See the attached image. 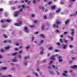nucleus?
I'll use <instances>...</instances> for the list:
<instances>
[{"label": "nucleus", "instance_id": "f257e3e1", "mask_svg": "<svg viewBox=\"0 0 77 77\" xmlns=\"http://www.w3.org/2000/svg\"><path fill=\"white\" fill-rule=\"evenodd\" d=\"M61 24V22L59 20H57L56 22V23L53 24V27L55 28H59V26L57 24Z\"/></svg>", "mask_w": 77, "mask_h": 77}, {"label": "nucleus", "instance_id": "f03ea898", "mask_svg": "<svg viewBox=\"0 0 77 77\" xmlns=\"http://www.w3.org/2000/svg\"><path fill=\"white\" fill-rule=\"evenodd\" d=\"M23 9L22 8L19 11L15 12L14 13V16L16 17H18L20 15V12H23Z\"/></svg>", "mask_w": 77, "mask_h": 77}, {"label": "nucleus", "instance_id": "7ed1b4c3", "mask_svg": "<svg viewBox=\"0 0 77 77\" xmlns=\"http://www.w3.org/2000/svg\"><path fill=\"white\" fill-rule=\"evenodd\" d=\"M23 24V21H20L18 23H16L15 24V25L16 26H20L21 25Z\"/></svg>", "mask_w": 77, "mask_h": 77}, {"label": "nucleus", "instance_id": "20e7f679", "mask_svg": "<svg viewBox=\"0 0 77 77\" xmlns=\"http://www.w3.org/2000/svg\"><path fill=\"white\" fill-rule=\"evenodd\" d=\"M59 57V62H63V59H61L62 58V57L61 56H60L58 57Z\"/></svg>", "mask_w": 77, "mask_h": 77}, {"label": "nucleus", "instance_id": "39448f33", "mask_svg": "<svg viewBox=\"0 0 77 77\" xmlns=\"http://www.w3.org/2000/svg\"><path fill=\"white\" fill-rule=\"evenodd\" d=\"M67 46V44L65 45L64 44H63V45L62 46V47L63 48V49H64V50H65V48H66Z\"/></svg>", "mask_w": 77, "mask_h": 77}, {"label": "nucleus", "instance_id": "423d86ee", "mask_svg": "<svg viewBox=\"0 0 77 77\" xmlns=\"http://www.w3.org/2000/svg\"><path fill=\"white\" fill-rule=\"evenodd\" d=\"M64 73H63V75L64 76H66V77H69V76L66 75V74H67V72H68L67 71H65L64 72Z\"/></svg>", "mask_w": 77, "mask_h": 77}, {"label": "nucleus", "instance_id": "0eeeda50", "mask_svg": "<svg viewBox=\"0 0 77 77\" xmlns=\"http://www.w3.org/2000/svg\"><path fill=\"white\" fill-rule=\"evenodd\" d=\"M74 31H75V30L74 29H72L71 31V35H74Z\"/></svg>", "mask_w": 77, "mask_h": 77}, {"label": "nucleus", "instance_id": "6e6552de", "mask_svg": "<svg viewBox=\"0 0 77 77\" xmlns=\"http://www.w3.org/2000/svg\"><path fill=\"white\" fill-rule=\"evenodd\" d=\"M69 20L68 19V20H66L65 22V24L66 25H67L68 24H69Z\"/></svg>", "mask_w": 77, "mask_h": 77}, {"label": "nucleus", "instance_id": "1a4fd4ad", "mask_svg": "<svg viewBox=\"0 0 77 77\" xmlns=\"http://www.w3.org/2000/svg\"><path fill=\"white\" fill-rule=\"evenodd\" d=\"M77 15V11H76L75 13L70 14V17H74V16H76Z\"/></svg>", "mask_w": 77, "mask_h": 77}, {"label": "nucleus", "instance_id": "9d476101", "mask_svg": "<svg viewBox=\"0 0 77 77\" xmlns=\"http://www.w3.org/2000/svg\"><path fill=\"white\" fill-rule=\"evenodd\" d=\"M4 42L5 43H7L8 42L9 43H12V41H11L10 40H7L5 41Z\"/></svg>", "mask_w": 77, "mask_h": 77}, {"label": "nucleus", "instance_id": "9b49d317", "mask_svg": "<svg viewBox=\"0 0 77 77\" xmlns=\"http://www.w3.org/2000/svg\"><path fill=\"white\" fill-rule=\"evenodd\" d=\"M58 55L57 54H56L55 55L52 56L51 58V59H52V60H55L54 57H55V56H58Z\"/></svg>", "mask_w": 77, "mask_h": 77}, {"label": "nucleus", "instance_id": "f8f14e48", "mask_svg": "<svg viewBox=\"0 0 77 77\" xmlns=\"http://www.w3.org/2000/svg\"><path fill=\"white\" fill-rule=\"evenodd\" d=\"M24 31H25L26 32H27V33H28V32H29V31H28V28H27V27H25Z\"/></svg>", "mask_w": 77, "mask_h": 77}, {"label": "nucleus", "instance_id": "ddd939ff", "mask_svg": "<svg viewBox=\"0 0 77 77\" xmlns=\"http://www.w3.org/2000/svg\"><path fill=\"white\" fill-rule=\"evenodd\" d=\"M40 37L42 38H45V35L43 34H41L40 35Z\"/></svg>", "mask_w": 77, "mask_h": 77}, {"label": "nucleus", "instance_id": "4468645a", "mask_svg": "<svg viewBox=\"0 0 77 77\" xmlns=\"http://www.w3.org/2000/svg\"><path fill=\"white\" fill-rule=\"evenodd\" d=\"M52 66L54 69H56V70H57V69H58V67H57V66L55 67L54 65H52Z\"/></svg>", "mask_w": 77, "mask_h": 77}, {"label": "nucleus", "instance_id": "2eb2a0df", "mask_svg": "<svg viewBox=\"0 0 77 77\" xmlns=\"http://www.w3.org/2000/svg\"><path fill=\"white\" fill-rule=\"evenodd\" d=\"M30 46L29 45L27 46H26V50H29V48H30Z\"/></svg>", "mask_w": 77, "mask_h": 77}, {"label": "nucleus", "instance_id": "dca6fc26", "mask_svg": "<svg viewBox=\"0 0 77 77\" xmlns=\"http://www.w3.org/2000/svg\"><path fill=\"white\" fill-rule=\"evenodd\" d=\"M2 69V70H6V69H7V67H2L1 68Z\"/></svg>", "mask_w": 77, "mask_h": 77}, {"label": "nucleus", "instance_id": "f3484780", "mask_svg": "<svg viewBox=\"0 0 77 77\" xmlns=\"http://www.w3.org/2000/svg\"><path fill=\"white\" fill-rule=\"evenodd\" d=\"M17 53H18L16 52L15 53L11 54V56H16V55H17Z\"/></svg>", "mask_w": 77, "mask_h": 77}, {"label": "nucleus", "instance_id": "a211bd4d", "mask_svg": "<svg viewBox=\"0 0 77 77\" xmlns=\"http://www.w3.org/2000/svg\"><path fill=\"white\" fill-rule=\"evenodd\" d=\"M13 62H18V60L17 58H15L14 59H13Z\"/></svg>", "mask_w": 77, "mask_h": 77}, {"label": "nucleus", "instance_id": "6ab92c4d", "mask_svg": "<svg viewBox=\"0 0 77 77\" xmlns=\"http://www.w3.org/2000/svg\"><path fill=\"white\" fill-rule=\"evenodd\" d=\"M45 28L44 27V26L43 25L41 27V29L42 31H44Z\"/></svg>", "mask_w": 77, "mask_h": 77}, {"label": "nucleus", "instance_id": "aec40b11", "mask_svg": "<svg viewBox=\"0 0 77 77\" xmlns=\"http://www.w3.org/2000/svg\"><path fill=\"white\" fill-rule=\"evenodd\" d=\"M10 47L8 46L5 48V49L7 50H10Z\"/></svg>", "mask_w": 77, "mask_h": 77}, {"label": "nucleus", "instance_id": "412c9836", "mask_svg": "<svg viewBox=\"0 0 77 77\" xmlns=\"http://www.w3.org/2000/svg\"><path fill=\"white\" fill-rule=\"evenodd\" d=\"M56 6L55 5H53L51 7V8L52 9H54L56 8Z\"/></svg>", "mask_w": 77, "mask_h": 77}, {"label": "nucleus", "instance_id": "4be33fe9", "mask_svg": "<svg viewBox=\"0 0 77 77\" xmlns=\"http://www.w3.org/2000/svg\"><path fill=\"white\" fill-rule=\"evenodd\" d=\"M25 2H26V3H31V1H29V0H24Z\"/></svg>", "mask_w": 77, "mask_h": 77}, {"label": "nucleus", "instance_id": "5701e85b", "mask_svg": "<svg viewBox=\"0 0 77 77\" xmlns=\"http://www.w3.org/2000/svg\"><path fill=\"white\" fill-rule=\"evenodd\" d=\"M31 17L32 18H35L36 17V14H32L31 15Z\"/></svg>", "mask_w": 77, "mask_h": 77}, {"label": "nucleus", "instance_id": "b1692460", "mask_svg": "<svg viewBox=\"0 0 77 77\" xmlns=\"http://www.w3.org/2000/svg\"><path fill=\"white\" fill-rule=\"evenodd\" d=\"M71 68H77V66L76 65H75L73 66H71Z\"/></svg>", "mask_w": 77, "mask_h": 77}, {"label": "nucleus", "instance_id": "393cba45", "mask_svg": "<svg viewBox=\"0 0 77 77\" xmlns=\"http://www.w3.org/2000/svg\"><path fill=\"white\" fill-rule=\"evenodd\" d=\"M55 32L57 33H60V32L59 30H55Z\"/></svg>", "mask_w": 77, "mask_h": 77}, {"label": "nucleus", "instance_id": "a878e982", "mask_svg": "<svg viewBox=\"0 0 77 77\" xmlns=\"http://www.w3.org/2000/svg\"><path fill=\"white\" fill-rule=\"evenodd\" d=\"M56 45H58V46H60V45H61V44H60V43L59 42L57 43Z\"/></svg>", "mask_w": 77, "mask_h": 77}, {"label": "nucleus", "instance_id": "bb28decb", "mask_svg": "<svg viewBox=\"0 0 77 77\" xmlns=\"http://www.w3.org/2000/svg\"><path fill=\"white\" fill-rule=\"evenodd\" d=\"M50 73L51 74H52V75H54V72L52 71H50Z\"/></svg>", "mask_w": 77, "mask_h": 77}, {"label": "nucleus", "instance_id": "cd10ccee", "mask_svg": "<svg viewBox=\"0 0 77 77\" xmlns=\"http://www.w3.org/2000/svg\"><path fill=\"white\" fill-rule=\"evenodd\" d=\"M40 54H44V51H41Z\"/></svg>", "mask_w": 77, "mask_h": 77}, {"label": "nucleus", "instance_id": "c85d7f7f", "mask_svg": "<svg viewBox=\"0 0 77 77\" xmlns=\"http://www.w3.org/2000/svg\"><path fill=\"white\" fill-rule=\"evenodd\" d=\"M61 11V9H58V10H57L56 11V12L57 13H59V12H60V11Z\"/></svg>", "mask_w": 77, "mask_h": 77}, {"label": "nucleus", "instance_id": "c756f323", "mask_svg": "<svg viewBox=\"0 0 77 77\" xmlns=\"http://www.w3.org/2000/svg\"><path fill=\"white\" fill-rule=\"evenodd\" d=\"M41 50H42L41 51H44V47H41L40 48Z\"/></svg>", "mask_w": 77, "mask_h": 77}, {"label": "nucleus", "instance_id": "7c9ffc66", "mask_svg": "<svg viewBox=\"0 0 77 77\" xmlns=\"http://www.w3.org/2000/svg\"><path fill=\"white\" fill-rule=\"evenodd\" d=\"M49 49L50 50H53V48L52 47H50L49 48Z\"/></svg>", "mask_w": 77, "mask_h": 77}, {"label": "nucleus", "instance_id": "2f4dec72", "mask_svg": "<svg viewBox=\"0 0 77 77\" xmlns=\"http://www.w3.org/2000/svg\"><path fill=\"white\" fill-rule=\"evenodd\" d=\"M2 28H6L7 27V26L6 25H3L2 26Z\"/></svg>", "mask_w": 77, "mask_h": 77}, {"label": "nucleus", "instance_id": "473e14b6", "mask_svg": "<svg viewBox=\"0 0 77 77\" xmlns=\"http://www.w3.org/2000/svg\"><path fill=\"white\" fill-rule=\"evenodd\" d=\"M29 58H30V57L29 56H27L26 57H25V59H29Z\"/></svg>", "mask_w": 77, "mask_h": 77}, {"label": "nucleus", "instance_id": "72a5a7b5", "mask_svg": "<svg viewBox=\"0 0 77 77\" xmlns=\"http://www.w3.org/2000/svg\"><path fill=\"white\" fill-rule=\"evenodd\" d=\"M34 39H35V37L34 36L32 37V40H31L32 41H34Z\"/></svg>", "mask_w": 77, "mask_h": 77}, {"label": "nucleus", "instance_id": "f704fd0d", "mask_svg": "<svg viewBox=\"0 0 77 77\" xmlns=\"http://www.w3.org/2000/svg\"><path fill=\"white\" fill-rule=\"evenodd\" d=\"M53 63V61H52V60H50V62L49 63V65H51V63Z\"/></svg>", "mask_w": 77, "mask_h": 77}, {"label": "nucleus", "instance_id": "c9c22d12", "mask_svg": "<svg viewBox=\"0 0 77 77\" xmlns=\"http://www.w3.org/2000/svg\"><path fill=\"white\" fill-rule=\"evenodd\" d=\"M72 59L73 60H76V59H77V57H73L72 58Z\"/></svg>", "mask_w": 77, "mask_h": 77}, {"label": "nucleus", "instance_id": "e433bc0d", "mask_svg": "<svg viewBox=\"0 0 77 77\" xmlns=\"http://www.w3.org/2000/svg\"><path fill=\"white\" fill-rule=\"evenodd\" d=\"M42 43H44V40H42L40 42V44H42Z\"/></svg>", "mask_w": 77, "mask_h": 77}, {"label": "nucleus", "instance_id": "4c0bfd02", "mask_svg": "<svg viewBox=\"0 0 77 77\" xmlns=\"http://www.w3.org/2000/svg\"><path fill=\"white\" fill-rule=\"evenodd\" d=\"M41 8L42 9V10H43V11H45V8H44V7H41Z\"/></svg>", "mask_w": 77, "mask_h": 77}, {"label": "nucleus", "instance_id": "58836bf2", "mask_svg": "<svg viewBox=\"0 0 77 77\" xmlns=\"http://www.w3.org/2000/svg\"><path fill=\"white\" fill-rule=\"evenodd\" d=\"M36 77L38 76L39 75H38V74L36 73H34Z\"/></svg>", "mask_w": 77, "mask_h": 77}, {"label": "nucleus", "instance_id": "ea45409f", "mask_svg": "<svg viewBox=\"0 0 77 77\" xmlns=\"http://www.w3.org/2000/svg\"><path fill=\"white\" fill-rule=\"evenodd\" d=\"M57 75H60V72H59L58 71H57Z\"/></svg>", "mask_w": 77, "mask_h": 77}, {"label": "nucleus", "instance_id": "a19ab883", "mask_svg": "<svg viewBox=\"0 0 77 77\" xmlns=\"http://www.w3.org/2000/svg\"><path fill=\"white\" fill-rule=\"evenodd\" d=\"M33 3L34 4H36V0H34L33 1Z\"/></svg>", "mask_w": 77, "mask_h": 77}, {"label": "nucleus", "instance_id": "79ce46f5", "mask_svg": "<svg viewBox=\"0 0 77 77\" xmlns=\"http://www.w3.org/2000/svg\"><path fill=\"white\" fill-rule=\"evenodd\" d=\"M64 34V35H68V32H65Z\"/></svg>", "mask_w": 77, "mask_h": 77}, {"label": "nucleus", "instance_id": "37998d69", "mask_svg": "<svg viewBox=\"0 0 77 77\" xmlns=\"http://www.w3.org/2000/svg\"><path fill=\"white\" fill-rule=\"evenodd\" d=\"M4 36L5 38H8V36L6 35H4Z\"/></svg>", "mask_w": 77, "mask_h": 77}, {"label": "nucleus", "instance_id": "c03bdc74", "mask_svg": "<svg viewBox=\"0 0 77 77\" xmlns=\"http://www.w3.org/2000/svg\"><path fill=\"white\" fill-rule=\"evenodd\" d=\"M16 45H17V46H18L20 45V44H19V43H17L16 44Z\"/></svg>", "mask_w": 77, "mask_h": 77}, {"label": "nucleus", "instance_id": "a18cd8bd", "mask_svg": "<svg viewBox=\"0 0 77 77\" xmlns=\"http://www.w3.org/2000/svg\"><path fill=\"white\" fill-rule=\"evenodd\" d=\"M35 35H38V34H39V32H36L35 33Z\"/></svg>", "mask_w": 77, "mask_h": 77}, {"label": "nucleus", "instance_id": "49530a36", "mask_svg": "<svg viewBox=\"0 0 77 77\" xmlns=\"http://www.w3.org/2000/svg\"><path fill=\"white\" fill-rule=\"evenodd\" d=\"M69 47L70 48H72V47H73V46L72 45H70Z\"/></svg>", "mask_w": 77, "mask_h": 77}, {"label": "nucleus", "instance_id": "de8ad7c7", "mask_svg": "<svg viewBox=\"0 0 77 77\" xmlns=\"http://www.w3.org/2000/svg\"><path fill=\"white\" fill-rule=\"evenodd\" d=\"M6 21H7V22L9 23L10 22V21H11V20L8 19V20H7Z\"/></svg>", "mask_w": 77, "mask_h": 77}, {"label": "nucleus", "instance_id": "09e8293b", "mask_svg": "<svg viewBox=\"0 0 77 77\" xmlns=\"http://www.w3.org/2000/svg\"><path fill=\"white\" fill-rule=\"evenodd\" d=\"M20 58V59H22V57L21 56V55H19L18 56Z\"/></svg>", "mask_w": 77, "mask_h": 77}, {"label": "nucleus", "instance_id": "8fccbe9b", "mask_svg": "<svg viewBox=\"0 0 77 77\" xmlns=\"http://www.w3.org/2000/svg\"><path fill=\"white\" fill-rule=\"evenodd\" d=\"M24 65L25 66H26V65H27V63L26 62H25V63H24Z\"/></svg>", "mask_w": 77, "mask_h": 77}, {"label": "nucleus", "instance_id": "3c124183", "mask_svg": "<svg viewBox=\"0 0 77 77\" xmlns=\"http://www.w3.org/2000/svg\"><path fill=\"white\" fill-rule=\"evenodd\" d=\"M30 26L32 28H33V27H35V26L34 25H30Z\"/></svg>", "mask_w": 77, "mask_h": 77}, {"label": "nucleus", "instance_id": "603ef678", "mask_svg": "<svg viewBox=\"0 0 77 77\" xmlns=\"http://www.w3.org/2000/svg\"><path fill=\"white\" fill-rule=\"evenodd\" d=\"M1 22L2 23H5V21L1 20Z\"/></svg>", "mask_w": 77, "mask_h": 77}, {"label": "nucleus", "instance_id": "864d4df0", "mask_svg": "<svg viewBox=\"0 0 77 77\" xmlns=\"http://www.w3.org/2000/svg\"><path fill=\"white\" fill-rule=\"evenodd\" d=\"M51 3H52V2H48V5H50L51 4Z\"/></svg>", "mask_w": 77, "mask_h": 77}, {"label": "nucleus", "instance_id": "5fc2aeb1", "mask_svg": "<svg viewBox=\"0 0 77 77\" xmlns=\"http://www.w3.org/2000/svg\"><path fill=\"white\" fill-rule=\"evenodd\" d=\"M44 19L45 20H46L47 18V16H44Z\"/></svg>", "mask_w": 77, "mask_h": 77}, {"label": "nucleus", "instance_id": "6e6d98bb", "mask_svg": "<svg viewBox=\"0 0 77 77\" xmlns=\"http://www.w3.org/2000/svg\"><path fill=\"white\" fill-rule=\"evenodd\" d=\"M4 11V10H3V8L0 9V11Z\"/></svg>", "mask_w": 77, "mask_h": 77}, {"label": "nucleus", "instance_id": "4d7b16f0", "mask_svg": "<svg viewBox=\"0 0 77 77\" xmlns=\"http://www.w3.org/2000/svg\"><path fill=\"white\" fill-rule=\"evenodd\" d=\"M22 7L23 8H26V6L25 5H23L22 6Z\"/></svg>", "mask_w": 77, "mask_h": 77}, {"label": "nucleus", "instance_id": "13d9d810", "mask_svg": "<svg viewBox=\"0 0 77 77\" xmlns=\"http://www.w3.org/2000/svg\"><path fill=\"white\" fill-rule=\"evenodd\" d=\"M70 39L71 41H72L74 39V38H73V37H71Z\"/></svg>", "mask_w": 77, "mask_h": 77}, {"label": "nucleus", "instance_id": "bf43d9fd", "mask_svg": "<svg viewBox=\"0 0 77 77\" xmlns=\"http://www.w3.org/2000/svg\"><path fill=\"white\" fill-rule=\"evenodd\" d=\"M59 51V50L56 49L55 50V52H58Z\"/></svg>", "mask_w": 77, "mask_h": 77}, {"label": "nucleus", "instance_id": "052dcab7", "mask_svg": "<svg viewBox=\"0 0 77 77\" xmlns=\"http://www.w3.org/2000/svg\"><path fill=\"white\" fill-rule=\"evenodd\" d=\"M64 41L66 43L67 42H68V40H66L65 39H64Z\"/></svg>", "mask_w": 77, "mask_h": 77}, {"label": "nucleus", "instance_id": "680f3d73", "mask_svg": "<svg viewBox=\"0 0 77 77\" xmlns=\"http://www.w3.org/2000/svg\"><path fill=\"white\" fill-rule=\"evenodd\" d=\"M70 73H72V72H73V71H72V70H70Z\"/></svg>", "mask_w": 77, "mask_h": 77}, {"label": "nucleus", "instance_id": "e2e57ef3", "mask_svg": "<svg viewBox=\"0 0 77 77\" xmlns=\"http://www.w3.org/2000/svg\"><path fill=\"white\" fill-rule=\"evenodd\" d=\"M43 62L44 63H45V62H47V60H44L43 61Z\"/></svg>", "mask_w": 77, "mask_h": 77}, {"label": "nucleus", "instance_id": "0e129e2a", "mask_svg": "<svg viewBox=\"0 0 77 77\" xmlns=\"http://www.w3.org/2000/svg\"><path fill=\"white\" fill-rule=\"evenodd\" d=\"M60 41L61 43H63V41H62V39H60Z\"/></svg>", "mask_w": 77, "mask_h": 77}, {"label": "nucleus", "instance_id": "69168bd1", "mask_svg": "<svg viewBox=\"0 0 77 77\" xmlns=\"http://www.w3.org/2000/svg\"><path fill=\"white\" fill-rule=\"evenodd\" d=\"M8 77H12V75H8Z\"/></svg>", "mask_w": 77, "mask_h": 77}, {"label": "nucleus", "instance_id": "338daca9", "mask_svg": "<svg viewBox=\"0 0 77 77\" xmlns=\"http://www.w3.org/2000/svg\"><path fill=\"white\" fill-rule=\"evenodd\" d=\"M15 50H16V51H18V48H15Z\"/></svg>", "mask_w": 77, "mask_h": 77}, {"label": "nucleus", "instance_id": "774afa93", "mask_svg": "<svg viewBox=\"0 0 77 77\" xmlns=\"http://www.w3.org/2000/svg\"><path fill=\"white\" fill-rule=\"evenodd\" d=\"M19 53L20 54H21V53H23V51H19Z\"/></svg>", "mask_w": 77, "mask_h": 77}]
</instances>
